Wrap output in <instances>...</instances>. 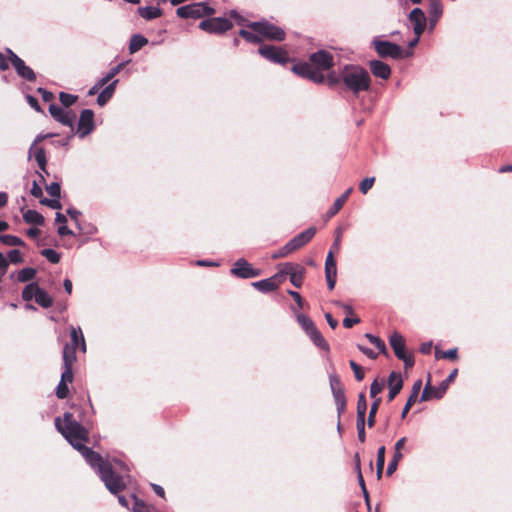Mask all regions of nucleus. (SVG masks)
Masks as SVG:
<instances>
[{
	"label": "nucleus",
	"instance_id": "1",
	"mask_svg": "<svg viewBox=\"0 0 512 512\" xmlns=\"http://www.w3.org/2000/svg\"><path fill=\"white\" fill-rule=\"evenodd\" d=\"M55 427L63 437L79 451L86 462L96 470L106 488L112 494H118L126 487V480L120 473L126 471V465L121 461L110 462L85 446L88 441V431L74 419L73 414L65 412L63 418H55Z\"/></svg>",
	"mask_w": 512,
	"mask_h": 512
},
{
	"label": "nucleus",
	"instance_id": "2",
	"mask_svg": "<svg viewBox=\"0 0 512 512\" xmlns=\"http://www.w3.org/2000/svg\"><path fill=\"white\" fill-rule=\"evenodd\" d=\"M334 66V56L327 50H319L312 53L309 57V62H300L292 67V71L301 76L311 80L314 83H323L325 76L323 71L329 70Z\"/></svg>",
	"mask_w": 512,
	"mask_h": 512
},
{
	"label": "nucleus",
	"instance_id": "3",
	"mask_svg": "<svg viewBox=\"0 0 512 512\" xmlns=\"http://www.w3.org/2000/svg\"><path fill=\"white\" fill-rule=\"evenodd\" d=\"M340 78L346 89L354 95H358L360 92L367 91L370 88V75L361 66L345 65L340 70Z\"/></svg>",
	"mask_w": 512,
	"mask_h": 512
},
{
	"label": "nucleus",
	"instance_id": "4",
	"mask_svg": "<svg viewBox=\"0 0 512 512\" xmlns=\"http://www.w3.org/2000/svg\"><path fill=\"white\" fill-rule=\"evenodd\" d=\"M248 27L258 33L261 39L265 38L274 41H282L285 39L284 30L267 21L252 22Z\"/></svg>",
	"mask_w": 512,
	"mask_h": 512
},
{
	"label": "nucleus",
	"instance_id": "5",
	"mask_svg": "<svg viewBox=\"0 0 512 512\" xmlns=\"http://www.w3.org/2000/svg\"><path fill=\"white\" fill-rule=\"evenodd\" d=\"M214 9L208 6L205 2L192 3L189 5L181 6L176 10V14L180 18H202L204 16L212 15Z\"/></svg>",
	"mask_w": 512,
	"mask_h": 512
},
{
	"label": "nucleus",
	"instance_id": "6",
	"mask_svg": "<svg viewBox=\"0 0 512 512\" xmlns=\"http://www.w3.org/2000/svg\"><path fill=\"white\" fill-rule=\"evenodd\" d=\"M280 274H282V281L286 275L290 276V282L297 288H300L303 283L305 269L299 265L291 262L280 265Z\"/></svg>",
	"mask_w": 512,
	"mask_h": 512
},
{
	"label": "nucleus",
	"instance_id": "7",
	"mask_svg": "<svg viewBox=\"0 0 512 512\" xmlns=\"http://www.w3.org/2000/svg\"><path fill=\"white\" fill-rule=\"evenodd\" d=\"M199 27L209 33L221 34L229 30L232 27V23L226 18L218 17L201 21Z\"/></svg>",
	"mask_w": 512,
	"mask_h": 512
},
{
	"label": "nucleus",
	"instance_id": "8",
	"mask_svg": "<svg viewBox=\"0 0 512 512\" xmlns=\"http://www.w3.org/2000/svg\"><path fill=\"white\" fill-rule=\"evenodd\" d=\"M373 45L376 52L381 57H391L393 59H398L402 55V48L395 43L375 39L373 41Z\"/></svg>",
	"mask_w": 512,
	"mask_h": 512
},
{
	"label": "nucleus",
	"instance_id": "9",
	"mask_svg": "<svg viewBox=\"0 0 512 512\" xmlns=\"http://www.w3.org/2000/svg\"><path fill=\"white\" fill-rule=\"evenodd\" d=\"M231 274L239 278L249 279L259 276L260 270L253 268L244 258H240L234 263Z\"/></svg>",
	"mask_w": 512,
	"mask_h": 512
},
{
	"label": "nucleus",
	"instance_id": "10",
	"mask_svg": "<svg viewBox=\"0 0 512 512\" xmlns=\"http://www.w3.org/2000/svg\"><path fill=\"white\" fill-rule=\"evenodd\" d=\"M7 53L17 74L28 81H34L35 73L33 72V70L30 67H28L25 64V62L20 57H18L12 50L7 49Z\"/></svg>",
	"mask_w": 512,
	"mask_h": 512
},
{
	"label": "nucleus",
	"instance_id": "11",
	"mask_svg": "<svg viewBox=\"0 0 512 512\" xmlns=\"http://www.w3.org/2000/svg\"><path fill=\"white\" fill-rule=\"evenodd\" d=\"M258 52L274 63L284 64L288 61L287 53L279 47L264 45L259 48Z\"/></svg>",
	"mask_w": 512,
	"mask_h": 512
},
{
	"label": "nucleus",
	"instance_id": "12",
	"mask_svg": "<svg viewBox=\"0 0 512 512\" xmlns=\"http://www.w3.org/2000/svg\"><path fill=\"white\" fill-rule=\"evenodd\" d=\"M94 129V112L91 109H84L78 122V135L83 138L90 134Z\"/></svg>",
	"mask_w": 512,
	"mask_h": 512
},
{
	"label": "nucleus",
	"instance_id": "13",
	"mask_svg": "<svg viewBox=\"0 0 512 512\" xmlns=\"http://www.w3.org/2000/svg\"><path fill=\"white\" fill-rule=\"evenodd\" d=\"M409 20L413 25V31L415 35H418V37H421L422 33L424 32L427 24V18L425 16V13L420 8H414L409 13Z\"/></svg>",
	"mask_w": 512,
	"mask_h": 512
},
{
	"label": "nucleus",
	"instance_id": "14",
	"mask_svg": "<svg viewBox=\"0 0 512 512\" xmlns=\"http://www.w3.org/2000/svg\"><path fill=\"white\" fill-rule=\"evenodd\" d=\"M315 233L316 229L314 227L301 232L287 243V250L294 252L295 250L303 247L314 237Z\"/></svg>",
	"mask_w": 512,
	"mask_h": 512
},
{
	"label": "nucleus",
	"instance_id": "15",
	"mask_svg": "<svg viewBox=\"0 0 512 512\" xmlns=\"http://www.w3.org/2000/svg\"><path fill=\"white\" fill-rule=\"evenodd\" d=\"M282 282V274L276 273L270 278L253 282L252 285L262 293H268L276 290Z\"/></svg>",
	"mask_w": 512,
	"mask_h": 512
},
{
	"label": "nucleus",
	"instance_id": "16",
	"mask_svg": "<svg viewBox=\"0 0 512 512\" xmlns=\"http://www.w3.org/2000/svg\"><path fill=\"white\" fill-rule=\"evenodd\" d=\"M337 267L333 257V252L329 251L325 261V277L327 286L330 290H333L336 283Z\"/></svg>",
	"mask_w": 512,
	"mask_h": 512
},
{
	"label": "nucleus",
	"instance_id": "17",
	"mask_svg": "<svg viewBox=\"0 0 512 512\" xmlns=\"http://www.w3.org/2000/svg\"><path fill=\"white\" fill-rule=\"evenodd\" d=\"M76 361V349L69 344H66L63 348V378L69 379L70 373H73L72 367Z\"/></svg>",
	"mask_w": 512,
	"mask_h": 512
},
{
	"label": "nucleus",
	"instance_id": "18",
	"mask_svg": "<svg viewBox=\"0 0 512 512\" xmlns=\"http://www.w3.org/2000/svg\"><path fill=\"white\" fill-rule=\"evenodd\" d=\"M49 112L51 116L58 122L62 123L63 125L72 126L74 115L71 114L70 111L63 109L59 105L51 104L49 106Z\"/></svg>",
	"mask_w": 512,
	"mask_h": 512
},
{
	"label": "nucleus",
	"instance_id": "19",
	"mask_svg": "<svg viewBox=\"0 0 512 512\" xmlns=\"http://www.w3.org/2000/svg\"><path fill=\"white\" fill-rule=\"evenodd\" d=\"M369 67L372 72V74L375 77L381 78V79H388L391 75V68L388 64L380 61V60H372L369 62Z\"/></svg>",
	"mask_w": 512,
	"mask_h": 512
},
{
	"label": "nucleus",
	"instance_id": "20",
	"mask_svg": "<svg viewBox=\"0 0 512 512\" xmlns=\"http://www.w3.org/2000/svg\"><path fill=\"white\" fill-rule=\"evenodd\" d=\"M388 385H389V394L388 398L390 401H392L396 395L401 391L403 387V380L400 374H397L396 372H391L388 379Z\"/></svg>",
	"mask_w": 512,
	"mask_h": 512
},
{
	"label": "nucleus",
	"instance_id": "21",
	"mask_svg": "<svg viewBox=\"0 0 512 512\" xmlns=\"http://www.w3.org/2000/svg\"><path fill=\"white\" fill-rule=\"evenodd\" d=\"M389 343L394 350L396 357L403 358V355L406 354L405 340L403 336L397 332H394L389 338Z\"/></svg>",
	"mask_w": 512,
	"mask_h": 512
},
{
	"label": "nucleus",
	"instance_id": "22",
	"mask_svg": "<svg viewBox=\"0 0 512 512\" xmlns=\"http://www.w3.org/2000/svg\"><path fill=\"white\" fill-rule=\"evenodd\" d=\"M117 84L118 80L115 79L100 92L97 97V103L99 106H104L112 98Z\"/></svg>",
	"mask_w": 512,
	"mask_h": 512
},
{
	"label": "nucleus",
	"instance_id": "23",
	"mask_svg": "<svg viewBox=\"0 0 512 512\" xmlns=\"http://www.w3.org/2000/svg\"><path fill=\"white\" fill-rule=\"evenodd\" d=\"M70 337H71V343H68L70 346H73L74 349H76V347L79 344H81V350L83 352L86 351V343H85V339H84V336H83V333H82V330L80 327H78V328L72 327L70 330Z\"/></svg>",
	"mask_w": 512,
	"mask_h": 512
},
{
	"label": "nucleus",
	"instance_id": "24",
	"mask_svg": "<svg viewBox=\"0 0 512 512\" xmlns=\"http://www.w3.org/2000/svg\"><path fill=\"white\" fill-rule=\"evenodd\" d=\"M353 188L349 187L339 198L335 200L331 208L328 210V216L336 215L347 201L349 195L352 193Z\"/></svg>",
	"mask_w": 512,
	"mask_h": 512
},
{
	"label": "nucleus",
	"instance_id": "25",
	"mask_svg": "<svg viewBox=\"0 0 512 512\" xmlns=\"http://www.w3.org/2000/svg\"><path fill=\"white\" fill-rule=\"evenodd\" d=\"M37 274V270L32 267H26L21 269L17 274L14 273L11 274V278L16 277V280L20 283H25L28 281H31Z\"/></svg>",
	"mask_w": 512,
	"mask_h": 512
},
{
	"label": "nucleus",
	"instance_id": "26",
	"mask_svg": "<svg viewBox=\"0 0 512 512\" xmlns=\"http://www.w3.org/2000/svg\"><path fill=\"white\" fill-rule=\"evenodd\" d=\"M148 43V40L141 34H135L131 37L130 43H129V51L131 54L136 53L140 49H142L146 44Z\"/></svg>",
	"mask_w": 512,
	"mask_h": 512
},
{
	"label": "nucleus",
	"instance_id": "27",
	"mask_svg": "<svg viewBox=\"0 0 512 512\" xmlns=\"http://www.w3.org/2000/svg\"><path fill=\"white\" fill-rule=\"evenodd\" d=\"M37 291L38 292H37L36 298H35L36 303L43 308L51 307L53 304L52 297L45 290L40 288L39 286H38Z\"/></svg>",
	"mask_w": 512,
	"mask_h": 512
},
{
	"label": "nucleus",
	"instance_id": "28",
	"mask_svg": "<svg viewBox=\"0 0 512 512\" xmlns=\"http://www.w3.org/2000/svg\"><path fill=\"white\" fill-rule=\"evenodd\" d=\"M138 13L146 20H152L161 16V10L158 7L152 6L140 7Z\"/></svg>",
	"mask_w": 512,
	"mask_h": 512
},
{
	"label": "nucleus",
	"instance_id": "29",
	"mask_svg": "<svg viewBox=\"0 0 512 512\" xmlns=\"http://www.w3.org/2000/svg\"><path fill=\"white\" fill-rule=\"evenodd\" d=\"M23 219L26 223L42 225L44 224V217L35 210H27L23 213Z\"/></svg>",
	"mask_w": 512,
	"mask_h": 512
},
{
	"label": "nucleus",
	"instance_id": "30",
	"mask_svg": "<svg viewBox=\"0 0 512 512\" xmlns=\"http://www.w3.org/2000/svg\"><path fill=\"white\" fill-rule=\"evenodd\" d=\"M73 381V373H70L69 379L63 378V373L61 374V380L57 386L56 395L59 399H64L68 395V387L67 383H71Z\"/></svg>",
	"mask_w": 512,
	"mask_h": 512
},
{
	"label": "nucleus",
	"instance_id": "31",
	"mask_svg": "<svg viewBox=\"0 0 512 512\" xmlns=\"http://www.w3.org/2000/svg\"><path fill=\"white\" fill-rule=\"evenodd\" d=\"M32 157H34L39 168L42 171L46 172L47 160H46V155H45L44 149L42 147H34V149L32 151Z\"/></svg>",
	"mask_w": 512,
	"mask_h": 512
},
{
	"label": "nucleus",
	"instance_id": "32",
	"mask_svg": "<svg viewBox=\"0 0 512 512\" xmlns=\"http://www.w3.org/2000/svg\"><path fill=\"white\" fill-rule=\"evenodd\" d=\"M311 341L318 347L320 348H323V349H328V344L327 342L325 341L324 337L322 336V334L320 333V331L315 327L312 331H310L308 334H307Z\"/></svg>",
	"mask_w": 512,
	"mask_h": 512
},
{
	"label": "nucleus",
	"instance_id": "33",
	"mask_svg": "<svg viewBox=\"0 0 512 512\" xmlns=\"http://www.w3.org/2000/svg\"><path fill=\"white\" fill-rule=\"evenodd\" d=\"M38 284L36 282H31L29 284H27L23 291H22V298L24 301H30L32 300L33 298L35 299L36 298V294H37V289H38Z\"/></svg>",
	"mask_w": 512,
	"mask_h": 512
},
{
	"label": "nucleus",
	"instance_id": "34",
	"mask_svg": "<svg viewBox=\"0 0 512 512\" xmlns=\"http://www.w3.org/2000/svg\"><path fill=\"white\" fill-rule=\"evenodd\" d=\"M429 15H434L435 18H441L443 14V4L441 0H428Z\"/></svg>",
	"mask_w": 512,
	"mask_h": 512
},
{
	"label": "nucleus",
	"instance_id": "35",
	"mask_svg": "<svg viewBox=\"0 0 512 512\" xmlns=\"http://www.w3.org/2000/svg\"><path fill=\"white\" fill-rule=\"evenodd\" d=\"M0 241L2 244L6 245V246H24L25 245L24 241L21 238L14 236V235H8V234L0 235Z\"/></svg>",
	"mask_w": 512,
	"mask_h": 512
},
{
	"label": "nucleus",
	"instance_id": "36",
	"mask_svg": "<svg viewBox=\"0 0 512 512\" xmlns=\"http://www.w3.org/2000/svg\"><path fill=\"white\" fill-rule=\"evenodd\" d=\"M297 321L307 334L316 327L314 322L304 314L297 315Z\"/></svg>",
	"mask_w": 512,
	"mask_h": 512
},
{
	"label": "nucleus",
	"instance_id": "37",
	"mask_svg": "<svg viewBox=\"0 0 512 512\" xmlns=\"http://www.w3.org/2000/svg\"><path fill=\"white\" fill-rule=\"evenodd\" d=\"M385 465V447H379L377 451V460H376V469H377V477L380 478Z\"/></svg>",
	"mask_w": 512,
	"mask_h": 512
},
{
	"label": "nucleus",
	"instance_id": "38",
	"mask_svg": "<svg viewBox=\"0 0 512 512\" xmlns=\"http://www.w3.org/2000/svg\"><path fill=\"white\" fill-rule=\"evenodd\" d=\"M130 62V60L128 61H124V62H121L119 63L117 66L113 67L112 69H110V71L105 75L103 76L101 79L107 84L109 81H111L128 63Z\"/></svg>",
	"mask_w": 512,
	"mask_h": 512
},
{
	"label": "nucleus",
	"instance_id": "39",
	"mask_svg": "<svg viewBox=\"0 0 512 512\" xmlns=\"http://www.w3.org/2000/svg\"><path fill=\"white\" fill-rule=\"evenodd\" d=\"M365 337L369 340V342L371 344L375 345V347L380 352H382V353H386L387 352L385 343L379 337H377V336H375L373 334H370V333H366Z\"/></svg>",
	"mask_w": 512,
	"mask_h": 512
},
{
	"label": "nucleus",
	"instance_id": "40",
	"mask_svg": "<svg viewBox=\"0 0 512 512\" xmlns=\"http://www.w3.org/2000/svg\"><path fill=\"white\" fill-rule=\"evenodd\" d=\"M41 255L53 264H57L60 261V254L51 248L43 249Z\"/></svg>",
	"mask_w": 512,
	"mask_h": 512
},
{
	"label": "nucleus",
	"instance_id": "41",
	"mask_svg": "<svg viewBox=\"0 0 512 512\" xmlns=\"http://www.w3.org/2000/svg\"><path fill=\"white\" fill-rule=\"evenodd\" d=\"M380 403H381V399L376 398L371 405L369 416H368V421H367L369 427H372L375 424V417H376V413L378 411Z\"/></svg>",
	"mask_w": 512,
	"mask_h": 512
},
{
	"label": "nucleus",
	"instance_id": "42",
	"mask_svg": "<svg viewBox=\"0 0 512 512\" xmlns=\"http://www.w3.org/2000/svg\"><path fill=\"white\" fill-rule=\"evenodd\" d=\"M356 427L358 432V439L360 442L364 443L366 439L365 434V417L357 416Z\"/></svg>",
	"mask_w": 512,
	"mask_h": 512
},
{
	"label": "nucleus",
	"instance_id": "43",
	"mask_svg": "<svg viewBox=\"0 0 512 512\" xmlns=\"http://www.w3.org/2000/svg\"><path fill=\"white\" fill-rule=\"evenodd\" d=\"M457 373H458V370L454 369L449 374V376L441 383V386H440L441 392H435V397L440 398L443 395V393L446 391L450 382H452L455 379V377L457 376Z\"/></svg>",
	"mask_w": 512,
	"mask_h": 512
},
{
	"label": "nucleus",
	"instance_id": "44",
	"mask_svg": "<svg viewBox=\"0 0 512 512\" xmlns=\"http://www.w3.org/2000/svg\"><path fill=\"white\" fill-rule=\"evenodd\" d=\"M7 260L12 264H20L24 262V257L20 250L13 249L9 251Z\"/></svg>",
	"mask_w": 512,
	"mask_h": 512
},
{
	"label": "nucleus",
	"instance_id": "45",
	"mask_svg": "<svg viewBox=\"0 0 512 512\" xmlns=\"http://www.w3.org/2000/svg\"><path fill=\"white\" fill-rule=\"evenodd\" d=\"M367 410V403L363 393L359 394L357 401V416L365 417Z\"/></svg>",
	"mask_w": 512,
	"mask_h": 512
},
{
	"label": "nucleus",
	"instance_id": "46",
	"mask_svg": "<svg viewBox=\"0 0 512 512\" xmlns=\"http://www.w3.org/2000/svg\"><path fill=\"white\" fill-rule=\"evenodd\" d=\"M59 98H60V101H61L62 105L65 106V107H70L77 100V96L72 95V94H68V93H65V92H61L60 95H59Z\"/></svg>",
	"mask_w": 512,
	"mask_h": 512
},
{
	"label": "nucleus",
	"instance_id": "47",
	"mask_svg": "<svg viewBox=\"0 0 512 512\" xmlns=\"http://www.w3.org/2000/svg\"><path fill=\"white\" fill-rule=\"evenodd\" d=\"M375 182V177H367L360 182L359 189L363 194H367V192L372 188Z\"/></svg>",
	"mask_w": 512,
	"mask_h": 512
},
{
	"label": "nucleus",
	"instance_id": "48",
	"mask_svg": "<svg viewBox=\"0 0 512 512\" xmlns=\"http://www.w3.org/2000/svg\"><path fill=\"white\" fill-rule=\"evenodd\" d=\"M457 352V348L449 349L442 352L436 351V358L441 357L445 359L455 360L457 359Z\"/></svg>",
	"mask_w": 512,
	"mask_h": 512
},
{
	"label": "nucleus",
	"instance_id": "49",
	"mask_svg": "<svg viewBox=\"0 0 512 512\" xmlns=\"http://www.w3.org/2000/svg\"><path fill=\"white\" fill-rule=\"evenodd\" d=\"M349 365L351 367V369L353 370L354 372V376L356 378L357 381H362L364 379V372L361 368L360 365H358L355 361L351 360L349 362Z\"/></svg>",
	"mask_w": 512,
	"mask_h": 512
},
{
	"label": "nucleus",
	"instance_id": "50",
	"mask_svg": "<svg viewBox=\"0 0 512 512\" xmlns=\"http://www.w3.org/2000/svg\"><path fill=\"white\" fill-rule=\"evenodd\" d=\"M47 193L54 198L60 197L61 188L60 185L56 182L51 183L46 187Z\"/></svg>",
	"mask_w": 512,
	"mask_h": 512
},
{
	"label": "nucleus",
	"instance_id": "51",
	"mask_svg": "<svg viewBox=\"0 0 512 512\" xmlns=\"http://www.w3.org/2000/svg\"><path fill=\"white\" fill-rule=\"evenodd\" d=\"M383 386V382H379L377 379H375L370 386V396L375 398L382 391Z\"/></svg>",
	"mask_w": 512,
	"mask_h": 512
},
{
	"label": "nucleus",
	"instance_id": "52",
	"mask_svg": "<svg viewBox=\"0 0 512 512\" xmlns=\"http://www.w3.org/2000/svg\"><path fill=\"white\" fill-rule=\"evenodd\" d=\"M329 383H330L331 391L343 389L341 381L336 374H330Z\"/></svg>",
	"mask_w": 512,
	"mask_h": 512
},
{
	"label": "nucleus",
	"instance_id": "53",
	"mask_svg": "<svg viewBox=\"0 0 512 512\" xmlns=\"http://www.w3.org/2000/svg\"><path fill=\"white\" fill-rule=\"evenodd\" d=\"M41 204L43 205H46L52 209H61L62 205L60 203V201L58 200V198H54V199H47V198H44L40 201Z\"/></svg>",
	"mask_w": 512,
	"mask_h": 512
},
{
	"label": "nucleus",
	"instance_id": "54",
	"mask_svg": "<svg viewBox=\"0 0 512 512\" xmlns=\"http://www.w3.org/2000/svg\"><path fill=\"white\" fill-rule=\"evenodd\" d=\"M106 83L100 78L88 91V95H95Z\"/></svg>",
	"mask_w": 512,
	"mask_h": 512
},
{
	"label": "nucleus",
	"instance_id": "55",
	"mask_svg": "<svg viewBox=\"0 0 512 512\" xmlns=\"http://www.w3.org/2000/svg\"><path fill=\"white\" fill-rule=\"evenodd\" d=\"M30 193L36 197V198H39L42 196L43 192H42V188L40 187V185L36 182V181H33L32 183V188L30 190Z\"/></svg>",
	"mask_w": 512,
	"mask_h": 512
},
{
	"label": "nucleus",
	"instance_id": "56",
	"mask_svg": "<svg viewBox=\"0 0 512 512\" xmlns=\"http://www.w3.org/2000/svg\"><path fill=\"white\" fill-rule=\"evenodd\" d=\"M290 253H292V252L290 250H287V244H286L282 248H280L277 252H275L272 255V258L276 259V258L286 257Z\"/></svg>",
	"mask_w": 512,
	"mask_h": 512
},
{
	"label": "nucleus",
	"instance_id": "57",
	"mask_svg": "<svg viewBox=\"0 0 512 512\" xmlns=\"http://www.w3.org/2000/svg\"><path fill=\"white\" fill-rule=\"evenodd\" d=\"M327 81L330 87L337 85L339 82H341L340 74L338 76L335 73L329 74Z\"/></svg>",
	"mask_w": 512,
	"mask_h": 512
},
{
	"label": "nucleus",
	"instance_id": "58",
	"mask_svg": "<svg viewBox=\"0 0 512 512\" xmlns=\"http://www.w3.org/2000/svg\"><path fill=\"white\" fill-rule=\"evenodd\" d=\"M341 236H342L341 228L336 229V231H335V239H334V242H333V245H332V247L335 250H338L339 247H340Z\"/></svg>",
	"mask_w": 512,
	"mask_h": 512
},
{
	"label": "nucleus",
	"instance_id": "59",
	"mask_svg": "<svg viewBox=\"0 0 512 512\" xmlns=\"http://www.w3.org/2000/svg\"><path fill=\"white\" fill-rule=\"evenodd\" d=\"M57 232L61 236L74 235L73 231L70 230L65 224L59 225L58 229H57Z\"/></svg>",
	"mask_w": 512,
	"mask_h": 512
},
{
	"label": "nucleus",
	"instance_id": "60",
	"mask_svg": "<svg viewBox=\"0 0 512 512\" xmlns=\"http://www.w3.org/2000/svg\"><path fill=\"white\" fill-rule=\"evenodd\" d=\"M38 93L41 94L42 96V99L45 101V102H49L53 99V93L43 89V88H38Z\"/></svg>",
	"mask_w": 512,
	"mask_h": 512
},
{
	"label": "nucleus",
	"instance_id": "61",
	"mask_svg": "<svg viewBox=\"0 0 512 512\" xmlns=\"http://www.w3.org/2000/svg\"><path fill=\"white\" fill-rule=\"evenodd\" d=\"M246 40L253 43H258L261 41V38L259 37V34L252 31H248V35L246 36Z\"/></svg>",
	"mask_w": 512,
	"mask_h": 512
},
{
	"label": "nucleus",
	"instance_id": "62",
	"mask_svg": "<svg viewBox=\"0 0 512 512\" xmlns=\"http://www.w3.org/2000/svg\"><path fill=\"white\" fill-rule=\"evenodd\" d=\"M359 322H360L359 318L346 317L343 320V325L345 328H351V327H353V325L358 324Z\"/></svg>",
	"mask_w": 512,
	"mask_h": 512
},
{
	"label": "nucleus",
	"instance_id": "63",
	"mask_svg": "<svg viewBox=\"0 0 512 512\" xmlns=\"http://www.w3.org/2000/svg\"><path fill=\"white\" fill-rule=\"evenodd\" d=\"M332 394H333L335 403H337L338 401L346 400L345 394H344V388L340 389V390L332 391Z\"/></svg>",
	"mask_w": 512,
	"mask_h": 512
},
{
	"label": "nucleus",
	"instance_id": "64",
	"mask_svg": "<svg viewBox=\"0 0 512 512\" xmlns=\"http://www.w3.org/2000/svg\"><path fill=\"white\" fill-rule=\"evenodd\" d=\"M133 512H150L148 510V508L143 504V503H140L139 501L135 500V504L133 506Z\"/></svg>",
	"mask_w": 512,
	"mask_h": 512
}]
</instances>
